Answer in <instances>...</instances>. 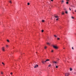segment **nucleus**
<instances>
[{
    "instance_id": "f257e3e1",
    "label": "nucleus",
    "mask_w": 76,
    "mask_h": 76,
    "mask_svg": "<svg viewBox=\"0 0 76 76\" xmlns=\"http://www.w3.org/2000/svg\"><path fill=\"white\" fill-rule=\"evenodd\" d=\"M50 61V59H46V61H44V60H42V63H45V62H47V61Z\"/></svg>"
},
{
    "instance_id": "f03ea898",
    "label": "nucleus",
    "mask_w": 76,
    "mask_h": 76,
    "mask_svg": "<svg viewBox=\"0 0 76 76\" xmlns=\"http://www.w3.org/2000/svg\"><path fill=\"white\" fill-rule=\"evenodd\" d=\"M54 17L55 18H56V20H58V16H55Z\"/></svg>"
},
{
    "instance_id": "7ed1b4c3",
    "label": "nucleus",
    "mask_w": 76,
    "mask_h": 76,
    "mask_svg": "<svg viewBox=\"0 0 76 76\" xmlns=\"http://www.w3.org/2000/svg\"><path fill=\"white\" fill-rule=\"evenodd\" d=\"M65 76H69V75L70 74H69V73L67 72V73H65Z\"/></svg>"
},
{
    "instance_id": "20e7f679",
    "label": "nucleus",
    "mask_w": 76,
    "mask_h": 76,
    "mask_svg": "<svg viewBox=\"0 0 76 76\" xmlns=\"http://www.w3.org/2000/svg\"><path fill=\"white\" fill-rule=\"evenodd\" d=\"M53 47L54 48H55V49H58V47H57L56 46L53 45Z\"/></svg>"
},
{
    "instance_id": "39448f33",
    "label": "nucleus",
    "mask_w": 76,
    "mask_h": 76,
    "mask_svg": "<svg viewBox=\"0 0 76 76\" xmlns=\"http://www.w3.org/2000/svg\"><path fill=\"white\" fill-rule=\"evenodd\" d=\"M53 64H57L58 63L57 62V61H53Z\"/></svg>"
},
{
    "instance_id": "423d86ee",
    "label": "nucleus",
    "mask_w": 76,
    "mask_h": 76,
    "mask_svg": "<svg viewBox=\"0 0 76 76\" xmlns=\"http://www.w3.org/2000/svg\"><path fill=\"white\" fill-rule=\"evenodd\" d=\"M2 50L3 51H4L5 50H4V47H3L2 48Z\"/></svg>"
},
{
    "instance_id": "0eeeda50",
    "label": "nucleus",
    "mask_w": 76,
    "mask_h": 76,
    "mask_svg": "<svg viewBox=\"0 0 76 76\" xmlns=\"http://www.w3.org/2000/svg\"><path fill=\"white\" fill-rule=\"evenodd\" d=\"M37 67H38V65H36L35 66L34 68H37Z\"/></svg>"
},
{
    "instance_id": "6e6552de",
    "label": "nucleus",
    "mask_w": 76,
    "mask_h": 76,
    "mask_svg": "<svg viewBox=\"0 0 76 76\" xmlns=\"http://www.w3.org/2000/svg\"><path fill=\"white\" fill-rule=\"evenodd\" d=\"M65 13H66V14H67L68 13V12L67 11H65Z\"/></svg>"
},
{
    "instance_id": "1a4fd4ad",
    "label": "nucleus",
    "mask_w": 76,
    "mask_h": 76,
    "mask_svg": "<svg viewBox=\"0 0 76 76\" xmlns=\"http://www.w3.org/2000/svg\"><path fill=\"white\" fill-rule=\"evenodd\" d=\"M2 64H3V66H4V65H5V64H4V63H3V62H2Z\"/></svg>"
},
{
    "instance_id": "9d476101",
    "label": "nucleus",
    "mask_w": 76,
    "mask_h": 76,
    "mask_svg": "<svg viewBox=\"0 0 76 76\" xmlns=\"http://www.w3.org/2000/svg\"><path fill=\"white\" fill-rule=\"evenodd\" d=\"M61 2L62 3H64V1L63 0H62Z\"/></svg>"
},
{
    "instance_id": "9b49d317",
    "label": "nucleus",
    "mask_w": 76,
    "mask_h": 76,
    "mask_svg": "<svg viewBox=\"0 0 76 76\" xmlns=\"http://www.w3.org/2000/svg\"><path fill=\"white\" fill-rule=\"evenodd\" d=\"M70 71H72V68H70Z\"/></svg>"
},
{
    "instance_id": "f8f14e48",
    "label": "nucleus",
    "mask_w": 76,
    "mask_h": 76,
    "mask_svg": "<svg viewBox=\"0 0 76 76\" xmlns=\"http://www.w3.org/2000/svg\"><path fill=\"white\" fill-rule=\"evenodd\" d=\"M58 66H56V68H58Z\"/></svg>"
},
{
    "instance_id": "ddd939ff",
    "label": "nucleus",
    "mask_w": 76,
    "mask_h": 76,
    "mask_svg": "<svg viewBox=\"0 0 76 76\" xmlns=\"http://www.w3.org/2000/svg\"><path fill=\"white\" fill-rule=\"evenodd\" d=\"M45 20H42V22H44Z\"/></svg>"
},
{
    "instance_id": "4468645a",
    "label": "nucleus",
    "mask_w": 76,
    "mask_h": 76,
    "mask_svg": "<svg viewBox=\"0 0 76 76\" xmlns=\"http://www.w3.org/2000/svg\"><path fill=\"white\" fill-rule=\"evenodd\" d=\"M66 10V8H64V10Z\"/></svg>"
},
{
    "instance_id": "2eb2a0df",
    "label": "nucleus",
    "mask_w": 76,
    "mask_h": 76,
    "mask_svg": "<svg viewBox=\"0 0 76 76\" xmlns=\"http://www.w3.org/2000/svg\"><path fill=\"white\" fill-rule=\"evenodd\" d=\"M57 39L58 40H60V38H58Z\"/></svg>"
},
{
    "instance_id": "dca6fc26",
    "label": "nucleus",
    "mask_w": 76,
    "mask_h": 76,
    "mask_svg": "<svg viewBox=\"0 0 76 76\" xmlns=\"http://www.w3.org/2000/svg\"><path fill=\"white\" fill-rule=\"evenodd\" d=\"M6 47H7H7H9V46L8 45H6Z\"/></svg>"
},
{
    "instance_id": "f3484780",
    "label": "nucleus",
    "mask_w": 76,
    "mask_h": 76,
    "mask_svg": "<svg viewBox=\"0 0 76 76\" xmlns=\"http://www.w3.org/2000/svg\"><path fill=\"white\" fill-rule=\"evenodd\" d=\"M10 3H12V1H10Z\"/></svg>"
},
{
    "instance_id": "a211bd4d",
    "label": "nucleus",
    "mask_w": 76,
    "mask_h": 76,
    "mask_svg": "<svg viewBox=\"0 0 76 76\" xmlns=\"http://www.w3.org/2000/svg\"><path fill=\"white\" fill-rule=\"evenodd\" d=\"M27 4H28V5H29V4H29V3H27Z\"/></svg>"
},
{
    "instance_id": "6ab92c4d",
    "label": "nucleus",
    "mask_w": 76,
    "mask_h": 76,
    "mask_svg": "<svg viewBox=\"0 0 76 76\" xmlns=\"http://www.w3.org/2000/svg\"><path fill=\"white\" fill-rule=\"evenodd\" d=\"M62 15H64V12H62Z\"/></svg>"
},
{
    "instance_id": "aec40b11",
    "label": "nucleus",
    "mask_w": 76,
    "mask_h": 76,
    "mask_svg": "<svg viewBox=\"0 0 76 76\" xmlns=\"http://www.w3.org/2000/svg\"><path fill=\"white\" fill-rule=\"evenodd\" d=\"M1 74H2V75H3V72H1Z\"/></svg>"
},
{
    "instance_id": "412c9836",
    "label": "nucleus",
    "mask_w": 76,
    "mask_h": 76,
    "mask_svg": "<svg viewBox=\"0 0 76 76\" xmlns=\"http://www.w3.org/2000/svg\"><path fill=\"white\" fill-rule=\"evenodd\" d=\"M66 4H69V2H68V1H67V2H66Z\"/></svg>"
},
{
    "instance_id": "4be33fe9",
    "label": "nucleus",
    "mask_w": 76,
    "mask_h": 76,
    "mask_svg": "<svg viewBox=\"0 0 76 76\" xmlns=\"http://www.w3.org/2000/svg\"><path fill=\"white\" fill-rule=\"evenodd\" d=\"M44 32V30H42V32Z\"/></svg>"
},
{
    "instance_id": "5701e85b",
    "label": "nucleus",
    "mask_w": 76,
    "mask_h": 76,
    "mask_svg": "<svg viewBox=\"0 0 76 76\" xmlns=\"http://www.w3.org/2000/svg\"><path fill=\"white\" fill-rule=\"evenodd\" d=\"M7 41L9 42V40H7Z\"/></svg>"
},
{
    "instance_id": "b1692460",
    "label": "nucleus",
    "mask_w": 76,
    "mask_h": 76,
    "mask_svg": "<svg viewBox=\"0 0 76 76\" xmlns=\"http://www.w3.org/2000/svg\"><path fill=\"white\" fill-rule=\"evenodd\" d=\"M54 37H57V36H56V35H54Z\"/></svg>"
},
{
    "instance_id": "393cba45",
    "label": "nucleus",
    "mask_w": 76,
    "mask_h": 76,
    "mask_svg": "<svg viewBox=\"0 0 76 76\" xmlns=\"http://www.w3.org/2000/svg\"><path fill=\"white\" fill-rule=\"evenodd\" d=\"M46 48H47V47L46 46L45 47V49H46Z\"/></svg>"
},
{
    "instance_id": "a878e982",
    "label": "nucleus",
    "mask_w": 76,
    "mask_h": 76,
    "mask_svg": "<svg viewBox=\"0 0 76 76\" xmlns=\"http://www.w3.org/2000/svg\"><path fill=\"white\" fill-rule=\"evenodd\" d=\"M51 66V65H48V67H50Z\"/></svg>"
},
{
    "instance_id": "bb28decb",
    "label": "nucleus",
    "mask_w": 76,
    "mask_h": 76,
    "mask_svg": "<svg viewBox=\"0 0 76 76\" xmlns=\"http://www.w3.org/2000/svg\"><path fill=\"white\" fill-rule=\"evenodd\" d=\"M72 50H74V48H73V47H72Z\"/></svg>"
},
{
    "instance_id": "cd10ccee",
    "label": "nucleus",
    "mask_w": 76,
    "mask_h": 76,
    "mask_svg": "<svg viewBox=\"0 0 76 76\" xmlns=\"http://www.w3.org/2000/svg\"><path fill=\"white\" fill-rule=\"evenodd\" d=\"M10 74H11V75H12L13 74V73L11 72V73Z\"/></svg>"
},
{
    "instance_id": "c85d7f7f",
    "label": "nucleus",
    "mask_w": 76,
    "mask_h": 76,
    "mask_svg": "<svg viewBox=\"0 0 76 76\" xmlns=\"http://www.w3.org/2000/svg\"><path fill=\"white\" fill-rule=\"evenodd\" d=\"M72 19H74V17H72Z\"/></svg>"
},
{
    "instance_id": "c756f323",
    "label": "nucleus",
    "mask_w": 76,
    "mask_h": 76,
    "mask_svg": "<svg viewBox=\"0 0 76 76\" xmlns=\"http://www.w3.org/2000/svg\"><path fill=\"white\" fill-rule=\"evenodd\" d=\"M67 1H69V0H66Z\"/></svg>"
},
{
    "instance_id": "7c9ffc66",
    "label": "nucleus",
    "mask_w": 76,
    "mask_h": 76,
    "mask_svg": "<svg viewBox=\"0 0 76 76\" xmlns=\"http://www.w3.org/2000/svg\"><path fill=\"white\" fill-rule=\"evenodd\" d=\"M47 44H50L48 43H47Z\"/></svg>"
},
{
    "instance_id": "2f4dec72",
    "label": "nucleus",
    "mask_w": 76,
    "mask_h": 76,
    "mask_svg": "<svg viewBox=\"0 0 76 76\" xmlns=\"http://www.w3.org/2000/svg\"><path fill=\"white\" fill-rule=\"evenodd\" d=\"M51 1H53V0H51Z\"/></svg>"
},
{
    "instance_id": "473e14b6",
    "label": "nucleus",
    "mask_w": 76,
    "mask_h": 76,
    "mask_svg": "<svg viewBox=\"0 0 76 76\" xmlns=\"http://www.w3.org/2000/svg\"><path fill=\"white\" fill-rule=\"evenodd\" d=\"M53 50H52L51 51V52H53Z\"/></svg>"
},
{
    "instance_id": "72a5a7b5",
    "label": "nucleus",
    "mask_w": 76,
    "mask_h": 76,
    "mask_svg": "<svg viewBox=\"0 0 76 76\" xmlns=\"http://www.w3.org/2000/svg\"><path fill=\"white\" fill-rule=\"evenodd\" d=\"M69 10H71V9H69Z\"/></svg>"
},
{
    "instance_id": "f704fd0d",
    "label": "nucleus",
    "mask_w": 76,
    "mask_h": 76,
    "mask_svg": "<svg viewBox=\"0 0 76 76\" xmlns=\"http://www.w3.org/2000/svg\"><path fill=\"white\" fill-rule=\"evenodd\" d=\"M75 74L76 75V72H75Z\"/></svg>"
},
{
    "instance_id": "c9c22d12",
    "label": "nucleus",
    "mask_w": 76,
    "mask_h": 76,
    "mask_svg": "<svg viewBox=\"0 0 76 76\" xmlns=\"http://www.w3.org/2000/svg\"><path fill=\"white\" fill-rule=\"evenodd\" d=\"M75 12H76V10H75Z\"/></svg>"
},
{
    "instance_id": "e433bc0d",
    "label": "nucleus",
    "mask_w": 76,
    "mask_h": 76,
    "mask_svg": "<svg viewBox=\"0 0 76 76\" xmlns=\"http://www.w3.org/2000/svg\"><path fill=\"white\" fill-rule=\"evenodd\" d=\"M73 14H74V12H73Z\"/></svg>"
},
{
    "instance_id": "4c0bfd02",
    "label": "nucleus",
    "mask_w": 76,
    "mask_h": 76,
    "mask_svg": "<svg viewBox=\"0 0 76 76\" xmlns=\"http://www.w3.org/2000/svg\"><path fill=\"white\" fill-rule=\"evenodd\" d=\"M69 9H70V8H69Z\"/></svg>"
},
{
    "instance_id": "58836bf2",
    "label": "nucleus",
    "mask_w": 76,
    "mask_h": 76,
    "mask_svg": "<svg viewBox=\"0 0 76 76\" xmlns=\"http://www.w3.org/2000/svg\"><path fill=\"white\" fill-rule=\"evenodd\" d=\"M63 49H65V48H63Z\"/></svg>"
},
{
    "instance_id": "ea45409f",
    "label": "nucleus",
    "mask_w": 76,
    "mask_h": 76,
    "mask_svg": "<svg viewBox=\"0 0 76 76\" xmlns=\"http://www.w3.org/2000/svg\"><path fill=\"white\" fill-rule=\"evenodd\" d=\"M55 65H56V64H55Z\"/></svg>"
}]
</instances>
